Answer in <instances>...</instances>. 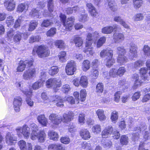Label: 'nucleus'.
I'll return each instance as SVG.
<instances>
[{"label":"nucleus","mask_w":150,"mask_h":150,"mask_svg":"<svg viewBox=\"0 0 150 150\" xmlns=\"http://www.w3.org/2000/svg\"><path fill=\"white\" fill-rule=\"evenodd\" d=\"M74 115L72 112H69L67 113L63 114L62 117V121L65 123L69 122L72 120Z\"/></svg>","instance_id":"obj_18"},{"label":"nucleus","mask_w":150,"mask_h":150,"mask_svg":"<svg viewBox=\"0 0 150 150\" xmlns=\"http://www.w3.org/2000/svg\"><path fill=\"white\" fill-rule=\"evenodd\" d=\"M144 16L141 13H138L135 15L132 18L133 20L134 21H138L143 19Z\"/></svg>","instance_id":"obj_52"},{"label":"nucleus","mask_w":150,"mask_h":150,"mask_svg":"<svg viewBox=\"0 0 150 150\" xmlns=\"http://www.w3.org/2000/svg\"><path fill=\"white\" fill-rule=\"evenodd\" d=\"M86 96V91L85 89L82 90L80 91L81 100L83 101L85 99Z\"/></svg>","instance_id":"obj_64"},{"label":"nucleus","mask_w":150,"mask_h":150,"mask_svg":"<svg viewBox=\"0 0 150 150\" xmlns=\"http://www.w3.org/2000/svg\"><path fill=\"white\" fill-rule=\"evenodd\" d=\"M82 14H80L79 16V21L81 22H85L88 20V15L87 14L84 13L83 12Z\"/></svg>","instance_id":"obj_46"},{"label":"nucleus","mask_w":150,"mask_h":150,"mask_svg":"<svg viewBox=\"0 0 150 150\" xmlns=\"http://www.w3.org/2000/svg\"><path fill=\"white\" fill-rule=\"evenodd\" d=\"M6 143L9 145H12L14 144L15 142L17 141V138L13 134L8 133L5 137Z\"/></svg>","instance_id":"obj_12"},{"label":"nucleus","mask_w":150,"mask_h":150,"mask_svg":"<svg viewBox=\"0 0 150 150\" xmlns=\"http://www.w3.org/2000/svg\"><path fill=\"white\" fill-rule=\"evenodd\" d=\"M43 82L41 80H38L35 82L32 85V88L34 90L37 89L43 86Z\"/></svg>","instance_id":"obj_41"},{"label":"nucleus","mask_w":150,"mask_h":150,"mask_svg":"<svg viewBox=\"0 0 150 150\" xmlns=\"http://www.w3.org/2000/svg\"><path fill=\"white\" fill-rule=\"evenodd\" d=\"M118 29H121V28L117 24L113 25L112 26L109 25L103 28L101 32L104 34H110L114 30L117 31Z\"/></svg>","instance_id":"obj_8"},{"label":"nucleus","mask_w":150,"mask_h":150,"mask_svg":"<svg viewBox=\"0 0 150 150\" xmlns=\"http://www.w3.org/2000/svg\"><path fill=\"white\" fill-rule=\"evenodd\" d=\"M54 79L55 88L60 87L62 84L60 79L56 78H54Z\"/></svg>","instance_id":"obj_56"},{"label":"nucleus","mask_w":150,"mask_h":150,"mask_svg":"<svg viewBox=\"0 0 150 150\" xmlns=\"http://www.w3.org/2000/svg\"><path fill=\"white\" fill-rule=\"evenodd\" d=\"M66 53L65 52H61L58 56L59 61L62 62H65L66 61Z\"/></svg>","instance_id":"obj_47"},{"label":"nucleus","mask_w":150,"mask_h":150,"mask_svg":"<svg viewBox=\"0 0 150 150\" xmlns=\"http://www.w3.org/2000/svg\"><path fill=\"white\" fill-rule=\"evenodd\" d=\"M60 140L62 143L64 144H69L70 141V139L68 137H62L61 138Z\"/></svg>","instance_id":"obj_62"},{"label":"nucleus","mask_w":150,"mask_h":150,"mask_svg":"<svg viewBox=\"0 0 150 150\" xmlns=\"http://www.w3.org/2000/svg\"><path fill=\"white\" fill-rule=\"evenodd\" d=\"M59 69L57 66H53L51 67L49 70V74L52 76H53L57 74Z\"/></svg>","instance_id":"obj_50"},{"label":"nucleus","mask_w":150,"mask_h":150,"mask_svg":"<svg viewBox=\"0 0 150 150\" xmlns=\"http://www.w3.org/2000/svg\"><path fill=\"white\" fill-rule=\"evenodd\" d=\"M125 39V35L122 33L115 32L113 36V39L114 42L119 43L122 42Z\"/></svg>","instance_id":"obj_17"},{"label":"nucleus","mask_w":150,"mask_h":150,"mask_svg":"<svg viewBox=\"0 0 150 150\" xmlns=\"http://www.w3.org/2000/svg\"><path fill=\"white\" fill-rule=\"evenodd\" d=\"M15 34V31L12 29H10L7 32V38L8 40H11Z\"/></svg>","instance_id":"obj_48"},{"label":"nucleus","mask_w":150,"mask_h":150,"mask_svg":"<svg viewBox=\"0 0 150 150\" xmlns=\"http://www.w3.org/2000/svg\"><path fill=\"white\" fill-rule=\"evenodd\" d=\"M100 55L102 57L106 56L105 62L106 66L108 67H111L115 62L113 58V52L112 50H103L101 52Z\"/></svg>","instance_id":"obj_1"},{"label":"nucleus","mask_w":150,"mask_h":150,"mask_svg":"<svg viewBox=\"0 0 150 150\" xmlns=\"http://www.w3.org/2000/svg\"><path fill=\"white\" fill-rule=\"evenodd\" d=\"M90 64L89 61L88 60H84L82 64V68L84 71H86L90 68Z\"/></svg>","instance_id":"obj_37"},{"label":"nucleus","mask_w":150,"mask_h":150,"mask_svg":"<svg viewBox=\"0 0 150 150\" xmlns=\"http://www.w3.org/2000/svg\"><path fill=\"white\" fill-rule=\"evenodd\" d=\"M36 138L35 139H31L33 140H36L38 139L39 142H43L45 140L46 134L43 130H41L38 133H36Z\"/></svg>","instance_id":"obj_19"},{"label":"nucleus","mask_w":150,"mask_h":150,"mask_svg":"<svg viewBox=\"0 0 150 150\" xmlns=\"http://www.w3.org/2000/svg\"><path fill=\"white\" fill-rule=\"evenodd\" d=\"M106 40L105 37L103 36L100 38L98 40L97 44V47H100L105 42Z\"/></svg>","instance_id":"obj_53"},{"label":"nucleus","mask_w":150,"mask_h":150,"mask_svg":"<svg viewBox=\"0 0 150 150\" xmlns=\"http://www.w3.org/2000/svg\"><path fill=\"white\" fill-rule=\"evenodd\" d=\"M118 117V113L115 111H113L111 114L110 119L112 122L115 123Z\"/></svg>","instance_id":"obj_38"},{"label":"nucleus","mask_w":150,"mask_h":150,"mask_svg":"<svg viewBox=\"0 0 150 150\" xmlns=\"http://www.w3.org/2000/svg\"><path fill=\"white\" fill-rule=\"evenodd\" d=\"M129 139L127 136L122 135L120 137V142L122 145H127Z\"/></svg>","instance_id":"obj_43"},{"label":"nucleus","mask_w":150,"mask_h":150,"mask_svg":"<svg viewBox=\"0 0 150 150\" xmlns=\"http://www.w3.org/2000/svg\"><path fill=\"white\" fill-rule=\"evenodd\" d=\"M86 6L91 16L96 17L98 14L96 8L91 3L87 4Z\"/></svg>","instance_id":"obj_25"},{"label":"nucleus","mask_w":150,"mask_h":150,"mask_svg":"<svg viewBox=\"0 0 150 150\" xmlns=\"http://www.w3.org/2000/svg\"><path fill=\"white\" fill-rule=\"evenodd\" d=\"M59 17L61 21L62 22L66 30H71L75 20L74 17L72 16L66 19V16L63 14H61Z\"/></svg>","instance_id":"obj_3"},{"label":"nucleus","mask_w":150,"mask_h":150,"mask_svg":"<svg viewBox=\"0 0 150 150\" xmlns=\"http://www.w3.org/2000/svg\"><path fill=\"white\" fill-rule=\"evenodd\" d=\"M4 6L8 11L14 10L16 7V2L14 0H5L4 2Z\"/></svg>","instance_id":"obj_13"},{"label":"nucleus","mask_w":150,"mask_h":150,"mask_svg":"<svg viewBox=\"0 0 150 150\" xmlns=\"http://www.w3.org/2000/svg\"><path fill=\"white\" fill-rule=\"evenodd\" d=\"M56 29L54 28H52L49 30L47 33V35L48 36H52L56 33Z\"/></svg>","instance_id":"obj_61"},{"label":"nucleus","mask_w":150,"mask_h":150,"mask_svg":"<svg viewBox=\"0 0 150 150\" xmlns=\"http://www.w3.org/2000/svg\"><path fill=\"white\" fill-rule=\"evenodd\" d=\"M17 135L20 137L23 134L24 137L28 139L30 135V128L27 125H23L22 127H18L16 129Z\"/></svg>","instance_id":"obj_5"},{"label":"nucleus","mask_w":150,"mask_h":150,"mask_svg":"<svg viewBox=\"0 0 150 150\" xmlns=\"http://www.w3.org/2000/svg\"><path fill=\"white\" fill-rule=\"evenodd\" d=\"M38 8H33L30 13L31 16L35 18H38L40 15V11H38Z\"/></svg>","instance_id":"obj_34"},{"label":"nucleus","mask_w":150,"mask_h":150,"mask_svg":"<svg viewBox=\"0 0 150 150\" xmlns=\"http://www.w3.org/2000/svg\"><path fill=\"white\" fill-rule=\"evenodd\" d=\"M73 40L76 46L77 47H80L83 45V40L81 37H75L74 38Z\"/></svg>","instance_id":"obj_27"},{"label":"nucleus","mask_w":150,"mask_h":150,"mask_svg":"<svg viewBox=\"0 0 150 150\" xmlns=\"http://www.w3.org/2000/svg\"><path fill=\"white\" fill-rule=\"evenodd\" d=\"M66 71L68 75H73L76 70V64L74 61L71 60L68 63L66 67Z\"/></svg>","instance_id":"obj_10"},{"label":"nucleus","mask_w":150,"mask_h":150,"mask_svg":"<svg viewBox=\"0 0 150 150\" xmlns=\"http://www.w3.org/2000/svg\"><path fill=\"white\" fill-rule=\"evenodd\" d=\"M41 38L39 36H32L30 38L29 41L30 43H33L35 42H39Z\"/></svg>","instance_id":"obj_58"},{"label":"nucleus","mask_w":150,"mask_h":150,"mask_svg":"<svg viewBox=\"0 0 150 150\" xmlns=\"http://www.w3.org/2000/svg\"><path fill=\"white\" fill-rule=\"evenodd\" d=\"M113 128L111 125L105 127L101 133L102 137L103 138H107L110 137L112 133V137L114 139H117L120 137V134L117 131L112 132Z\"/></svg>","instance_id":"obj_4"},{"label":"nucleus","mask_w":150,"mask_h":150,"mask_svg":"<svg viewBox=\"0 0 150 150\" xmlns=\"http://www.w3.org/2000/svg\"><path fill=\"white\" fill-rule=\"evenodd\" d=\"M126 70L125 67H121L118 69H117V75L120 76H122L126 72Z\"/></svg>","instance_id":"obj_60"},{"label":"nucleus","mask_w":150,"mask_h":150,"mask_svg":"<svg viewBox=\"0 0 150 150\" xmlns=\"http://www.w3.org/2000/svg\"><path fill=\"white\" fill-rule=\"evenodd\" d=\"M80 84L82 87L86 88L88 84L87 77L85 76L81 77L80 80Z\"/></svg>","instance_id":"obj_33"},{"label":"nucleus","mask_w":150,"mask_h":150,"mask_svg":"<svg viewBox=\"0 0 150 150\" xmlns=\"http://www.w3.org/2000/svg\"><path fill=\"white\" fill-rule=\"evenodd\" d=\"M118 76L117 72V69L115 68H112L111 69L109 72V75L107 76H105L106 77L109 79L110 77H115Z\"/></svg>","instance_id":"obj_32"},{"label":"nucleus","mask_w":150,"mask_h":150,"mask_svg":"<svg viewBox=\"0 0 150 150\" xmlns=\"http://www.w3.org/2000/svg\"><path fill=\"white\" fill-rule=\"evenodd\" d=\"M18 144L21 150H32V145L30 143L26 144L23 140H21L18 141Z\"/></svg>","instance_id":"obj_14"},{"label":"nucleus","mask_w":150,"mask_h":150,"mask_svg":"<svg viewBox=\"0 0 150 150\" xmlns=\"http://www.w3.org/2000/svg\"><path fill=\"white\" fill-rule=\"evenodd\" d=\"M38 24V21L33 20L30 21L29 24L28 30L29 31H32L35 30Z\"/></svg>","instance_id":"obj_29"},{"label":"nucleus","mask_w":150,"mask_h":150,"mask_svg":"<svg viewBox=\"0 0 150 150\" xmlns=\"http://www.w3.org/2000/svg\"><path fill=\"white\" fill-rule=\"evenodd\" d=\"M54 82V78L48 79L46 82V87L48 88L52 87L53 88H55Z\"/></svg>","instance_id":"obj_42"},{"label":"nucleus","mask_w":150,"mask_h":150,"mask_svg":"<svg viewBox=\"0 0 150 150\" xmlns=\"http://www.w3.org/2000/svg\"><path fill=\"white\" fill-rule=\"evenodd\" d=\"M53 0H47V7L49 12L51 13L54 10V3Z\"/></svg>","instance_id":"obj_45"},{"label":"nucleus","mask_w":150,"mask_h":150,"mask_svg":"<svg viewBox=\"0 0 150 150\" xmlns=\"http://www.w3.org/2000/svg\"><path fill=\"white\" fill-rule=\"evenodd\" d=\"M22 34L20 33H18L15 34L13 38V40L15 42H18L21 40Z\"/></svg>","instance_id":"obj_55"},{"label":"nucleus","mask_w":150,"mask_h":150,"mask_svg":"<svg viewBox=\"0 0 150 150\" xmlns=\"http://www.w3.org/2000/svg\"><path fill=\"white\" fill-rule=\"evenodd\" d=\"M36 73L35 68H30L24 72L23 75V79L26 80H31L35 76Z\"/></svg>","instance_id":"obj_6"},{"label":"nucleus","mask_w":150,"mask_h":150,"mask_svg":"<svg viewBox=\"0 0 150 150\" xmlns=\"http://www.w3.org/2000/svg\"><path fill=\"white\" fill-rule=\"evenodd\" d=\"M28 6L25 4L21 3L18 4L17 8V11L19 12H22L24 10H27Z\"/></svg>","instance_id":"obj_31"},{"label":"nucleus","mask_w":150,"mask_h":150,"mask_svg":"<svg viewBox=\"0 0 150 150\" xmlns=\"http://www.w3.org/2000/svg\"><path fill=\"white\" fill-rule=\"evenodd\" d=\"M38 122L42 126H46L48 123L47 119L44 115H39L37 117Z\"/></svg>","instance_id":"obj_24"},{"label":"nucleus","mask_w":150,"mask_h":150,"mask_svg":"<svg viewBox=\"0 0 150 150\" xmlns=\"http://www.w3.org/2000/svg\"><path fill=\"white\" fill-rule=\"evenodd\" d=\"M54 98H55V99L53 100H52V101H57L56 103V105L57 106H63V103L64 101V100L62 99L61 97H60L58 96H54Z\"/></svg>","instance_id":"obj_36"},{"label":"nucleus","mask_w":150,"mask_h":150,"mask_svg":"<svg viewBox=\"0 0 150 150\" xmlns=\"http://www.w3.org/2000/svg\"><path fill=\"white\" fill-rule=\"evenodd\" d=\"M80 135L84 140H88L91 137L90 133L87 129H84L81 130L80 132Z\"/></svg>","instance_id":"obj_22"},{"label":"nucleus","mask_w":150,"mask_h":150,"mask_svg":"<svg viewBox=\"0 0 150 150\" xmlns=\"http://www.w3.org/2000/svg\"><path fill=\"white\" fill-rule=\"evenodd\" d=\"M6 22L8 26H10L12 25L14 22V19L13 17L11 16H9L7 17Z\"/></svg>","instance_id":"obj_54"},{"label":"nucleus","mask_w":150,"mask_h":150,"mask_svg":"<svg viewBox=\"0 0 150 150\" xmlns=\"http://www.w3.org/2000/svg\"><path fill=\"white\" fill-rule=\"evenodd\" d=\"M48 149L49 150H66L65 148L60 144H50L49 146Z\"/></svg>","instance_id":"obj_26"},{"label":"nucleus","mask_w":150,"mask_h":150,"mask_svg":"<svg viewBox=\"0 0 150 150\" xmlns=\"http://www.w3.org/2000/svg\"><path fill=\"white\" fill-rule=\"evenodd\" d=\"M48 135L50 139L54 140H57L59 138L58 134L54 131H50L48 133Z\"/></svg>","instance_id":"obj_35"},{"label":"nucleus","mask_w":150,"mask_h":150,"mask_svg":"<svg viewBox=\"0 0 150 150\" xmlns=\"http://www.w3.org/2000/svg\"><path fill=\"white\" fill-rule=\"evenodd\" d=\"M99 75L98 70L95 69H93L91 71V75L92 78L94 79H96L98 76Z\"/></svg>","instance_id":"obj_63"},{"label":"nucleus","mask_w":150,"mask_h":150,"mask_svg":"<svg viewBox=\"0 0 150 150\" xmlns=\"http://www.w3.org/2000/svg\"><path fill=\"white\" fill-rule=\"evenodd\" d=\"M22 92L25 94L28 97L26 98V101L27 104L30 106H32L33 105V102L32 100L30 97H31L32 95V90L31 89H30L29 91L27 90H22Z\"/></svg>","instance_id":"obj_16"},{"label":"nucleus","mask_w":150,"mask_h":150,"mask_svg":"<svg viewBox=\"0 0 150 150\" xmlns=\"http://www.w3.org/2000/svg\"><path fill=\"white\" fill-rule=\"evenodd\" d=\"M49 118L51 123L55 125H58L62 121V117L59 115L52 113L49 116Z\"/></svg>","instance_id":"obj_9"},{"label":"nucleus","mask_w":150,"mask_h":150,"mask_svg":"<svg viewBox=\"0 0 150 150\" xmlns=\"http://www.w3.org/2000/svg\"><path fill=\"white\" fill-rule=\"evenodd\" d=\"M30 127L32 130L30 134V137L31 139H35L36 138V133L38 131V126L34 123L30 124Z\"/></svg>","instance_id":"obj_21"},{"label":"nucleus","mask_w":150,"mask_h":150,"mask_svg":"<svg viewBox=\"0 0 150 150\" xmlns=\"http://www.w3.org/2000/svg\"><path fill=\"white\" fill-rule=\"evenodd\" d=\"M143 51L145 56H149L150 55V47L148 45H145L144 46Z\"/></svg>","instance_id":"obj_51"},{"label":"nucleus","mask_w":150,"mask_h":150,"mask_svg":"<svg viewBox=\"0 0 150 150\" xmlns=\"http://www.w3.org/2000/svg\"><path fill=\"white\" fill-rule=\"evenodd\" d=\"M92 131L95 134L100 133L101 131V129L100 125H96L93 126L92 128Z\"/></svg>","instance_id":"obj_40"},{"label":"nucleus","mask_w":150,"mask_h":150,"mask_svg":"<svg viewBox=\"0 0 150 150\" xmlns=\"http://www.w3.org/2000/svg\"><path fill=\"white\" fill-rule=\"evenodd\" d=\"M117 53L118 55L120 54L125 55L126 51L124 47L123 46L118 47L117 48Z\"/></svg>","instance_id":"obj_57"},{"label":"nucleus","mask_w":150,"mask_h":150,"mask_svg":"<svg viewBox=\"0 0 150 150\" xmlns=\"http://www.w3.org/2000/svg\"><path fill=\"white\" fill-rule=\"evenodd\" d=\"M36 52L39 57L43 58L49 56L50 51L48 48L44 45L35 47L33 50V53L35 54Z\"/></svg>","instance_id":"obj_2"},{"label":"nucleus","mask_w":150,"mask_h":150,"mask_svg":"<svg viewBox=\"0 0 150 150\" xmlns=\"http://www.w3.org/2000/svg\"><path fill=\"white\" fill-rule=\"evenodd\" d=\"M108 5L110 10L113 11H115L117 10V6L114 1L111 0H107Z\"/></svg>","instance_id":"obj_30"},{"label":"nucleus","mask_w":150,"mask_h":150,"mask_svg":"<svg viewBox=\"0 0 150 150\" xmlns=\"http://www.w3.org/2000/svg\"><path fill=\"white\" fill-rule=\"evenodd\" d=\"M22 100L20 97H17L14 99L13 106L15 110L18 112L20 110V107L22 104Z\"/></svg>","instance_id":"obj_20"},{"label":"nucleus","mask_w":150,"mask_h":150,"mask_svg":"<svg viewBox=\"0 0 150 150\" xmlns=\"http://www.w3.org/2000/svg\"><path fill=\"white\" fill-rule=\"evenodd\" d=\"M55 45L59 48H63L65 46V43L62 40H58L54 42Z\"/></svg>","instance_id":"obj_49"},{"label":"nucleus","mask_w":150,"mask_h":150,"mask_svg":"<svg viewBox=\"0 0 150 150\" xmlns=\"http://www.w3.org/2000/svg\"><path fill=\"white\" fill-rule=\"evenodd\" d=\"M53 24L52 21L50 20L46 19L43 21L41 24L42 27H48Z\"/></svg>","instance_id":"obj_44"},{"label":"nucleus","mask_w":150,"mask_h":150,"mask_svg":"<svg viewBox=\"0 0 150 150\" xmlns=\"http://www.w3.org/2000/svg\"><path fill=\"white\" fill-rule=\"evenodd\" d=\"M33 63V62L32 60H21L18 63L17 69V71L18 72L23 71L24 70L26 66L30 67L32 65Z\"/></svg>","instance_id":"obj_7"},{"label":"nucleus","mask_w":150,"mask_h":150,"mask_svg":"<svg viewBox=\"0 0 150 150\" xmlns=\"http://www.w3.org/2000/svg\"><path fill=\"white\" fill-rule=\"evenodd\" d=\"M128 59L124 54H120L118 55L117 59V62L121 64H123L127 62Z\"/></svg>","instance_id":"obj_28"},{"label":"nucleus","mask_w":150,"mask_h":150,"mask_svg":"<svg viewBox=\"0 0 150 150\" xmlns=\"http://www.w3.org/2000/svg\"><path fill=\"white\" fill-rule=\"evenodd\" d=\"M137 47L136 45L133 42L129 44L130 57L131 59L136 57L137 56Z\"/></svg>","instance_id":"obj_15"},{"label":"nucleus","mask_w":150,"mask_h":150,"mask_svg":"<svg viewBox=\"0 0 150 150\" xmlns=\"http://www.w3.org/2000/svg\"><path fill=\"white\" fill-rule=\"evenodd\" d=\"M143 4L142 0H133V5L135 9L139 8Z\"/></svg>","instance_id":"obj_39"},{"label":"nucleus","mask_w":150,"mask_h":150,"mask_svg":"<svg viewBox=\"0 0 150 150\" xmlns=\"http://www.w3.org/2000/svg\"><path fill=\"white\" fill-rule=\"evenodd\" d=\"M103 90V86L102 83H99L97 85L96 92L99 93H101Z\"/></svg>","instance_id":"obj_59"},{"label":"nucleus","mask_w":150,"mask_h":150,"mask_svg":"<svg viewBox=\"0 0 150 150\" xmlns=\"http://www.w3.org/2000/svg\"><path fill=\"white\" fill-rule=\"evenodd\" d=\"M93 41L86 40L85 46V48L83 52L87 55H93L94 52L93 50V48L91 47Z\"/></svg>","instance_id":"obj_11"},{"label":"nucleus","mask_w":150,"mask_h":150,"mask_svg":"<svg viewBox=\"0 0 150 150\" xmlns=\"http://www.w3.org/2000/svg\"><path fill=\"white\" fill-rule=\"evenodd\" d=\"M96 113L100 121H103L106 119V117L104 114L103 110L101 109H98L96 111Z\"/></svg>","instance_id":"obj_23"}]
</instances>
